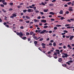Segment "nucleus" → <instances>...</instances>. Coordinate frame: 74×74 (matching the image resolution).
<instances>
[{"instance_id": "f03ea898", "label": "nucleus", "mask_w": 74, "mask_h": 74, "mask_svg": "<svg viewBox=\"0 0 74 74\" xmlns=\"http://www.w3.org/2000/svg\"><path fill=\"white\" fill-rule=\"evenodd\" d=\"M27 11L28 12H33L34 11V10L32 9H28Z\"/></svg>"}, {"instance_id": "f704fd0d", "label": "nucleus", "mask_w": 74, "mask_h": 74, "mask_svg": "<svg viewBox=\"0 0 74 74\" xmlns=\"http://www.w3.org/2000/svg\"><path fill=\"white\" fill-rule=\"evenodd\" d=\"M25 22L26 23H29V22H30V21H25Z\"/></svg>"}, {"instance_id": "a878e982", "label": "nucleus", "mask_w": 74, "mask_h": 74, "mask_svg": "<svg viewBox=\"0 0 74 74\" xmlns=\"http://www.w3.org/2000/svg\"><path fill=\"white\" fill-rule=\"evenodd\" d=\"M70 25V24H66L65 25V27H67V26H69Z\"/></svg>"}, {"instance_id": "13d9d810", "label": "nucleus", "mask_w": 74, "mask_h": 74, "mask_svg": "<svg viewBox=\"0 0 74 74\" xmlns=\"http://www.w3.org/2000/svg\"><path fill=\"white\" fill-rule=\"evenodd\" d=\"M51 53V52L50 51H49V52H48L47 53L48 54H50V53Z\"/></svg>"}, {"instance_id": "603ef678", "label": "nucleus", "mask_w": 74, "mask_h": 74, "mask_svg": "<svg viewBox=\"0 0 74 74\" xmlns=\"http://www.w3.org/2000/svg\"><path fill=\"white\" fill-rule=\"evenodd\" d=\"M56 0H53L52 1V2L53 3V2H56Z\"/></svg>"}, {"instance_id": "6e6d98bb", "label": "nucleus", "mask_w": 74, "mask_h": 74, "mask_svg": "<svg viewBox=\"0 0 74 74\" xmlns=\"http://www.w3.org/2000/svg\"><path fill=\"white\" fill-rule=\"evenodd\" d=\"M35 12H36V13H38V12H39V11H38V10H36L35 11Z\"/></svg>"}, {"instance_id": "b1692460", "label": "nucleus", "mask_w": 74, "mask_h": 74, "mask_svg": "<svg viewBox=\"0 0 74 74\" xmlns=\"http://www.w3.org/2000/svg\"><path fill=\"white\" fill-rule=\"evenodd\" d=\"M41 45L42 46H45V45H46L44 43H42Z\"/></svg>"}, {"instance_id": "3c124183", "label": "nucleus", "mask_w": 74, "mask_h": 74, "mask_svg": "<svg viewBox=\"0 0 74 74\" xmlns=\"http://www.w3.org/2000/svg\"><path fill=\"white\" fill-rule=\"evenodd\" d=\"M3 25H7V23H5V22H4L3 23Z\"/></svg>"}, {"instance_id": "680f3d73", "label": "nucleus", "mask_w": 74, "mask_h": 74, "mask_svg": "<svg viewBox=\"0 0 74 74\" xmlns=\"http://www.w3.org/2000/svg\"><path fill=\"white\" fill-rule=\"evenodd\" d=\"M29 8H33V7H32V6H29Z\"/></svg>"}, {"instance_id": "4468645a", "label": "nucleus", "mask_w": 74, "mask_h": 74, "mask_svg": "<svg viewBox=\"0 0 74 74\" xmlns=\"http://www.w3.org/2000/svg\"><path fill=\"white\" fill-rule=\"evenodd\" d=\"M68 48H69L70 49H72V48L71 47V46H70V45H68Z\"/></svg>"}, {"instance_id": "5701e85b", "label": "nucleus", "mask_w": 74, "mask_h": 74, "mask_svg": "<svg viewBox=\"0 0 74 74\" xmlns=\"http://www.w3.org/2000/svg\"><path fill=\"white\" fill-rule=\"evenodd\" d=\"M48 26H44L43 27V28H44L45 29H47V28H48Z\"/></svg>"}, {"instance_id": "6ab92c4d", "label": "nucleus", "mask_w": 74, "mask_h": 74, "mask_svg": "<svg viewBox=\"0 0 74 74\" xmlns=\"http://www.w3.org/2000/svg\"><path fill=\"white\" fill-rule=\"evenodd\" d=\"M12 15L13 16V17H16V14H12Z\"/></svg>"}, {"instance_id": "ea45409f", "label": "nucleus", "mask_w": 74, "mask_h": 74, "mask_svg": "<svg viewBox=\"0 0 74 74\" xmlns=\"http://www.w3.org/2000/svg\"><path fill=\"white\" fill-rule=\"evenodd\" d=\"M58 28H57V27H54V30H56Z\"/></svg>"}, {"instance_id": "aec40b11", "label": "nucleus", "mask_w": 74, "mask_h": 74, "mask_svg": "<svg viewBox=\"0 0 74 74\" xmlns=\"http://www.w3.org/2000/svg\"><path fill=\"white\" fill-rule=\"evenodd\" d=\"M30 35H32V34H34V32H30Z\"/></svg>"}, {"instance_id": "c85d7f7f", "label": "nucleus", "mask_w": 74, "mask_h": 74, "mask_svg": "<svg viewBox=\"0 0 74 74\" xmlns=\"http://www.w3.org/2000/svg\"><path fill=\"white\" fill-rule=\"evenodd\" d=\"M65 55V56H64ZM63 55L62 56V58H66V56H65V55Z\"/></svg>"}, {"instance_id": "8fccbe9b", "label": "nucleus", "mask_w": 74, "mask_h": 74, "mask_svg": "<svg viewBox=\"0 0 74 74\" xmlns=\"http://www.w3.org/2000/svg\"><path fill=\"white\" fill-rule=\"evenodd\" d=\"M31 39L30 38H28V41H30Z\"/></svg>"}, {"instance_id": "a19ab883", "label": "nucleus", "mask_w": 74, "mask_h": 74, "mask_svg": "<svg viewBox=\"0 0 74 74\" xmlns=\"http://www.w3.org/2000/svg\"><path fill=\"white\" fill-rule=\"evenodd\" d=\"M66 64H68V65H70V64L69 62H66Z\"/></svg>"}, {"instance_id": "412c9836", "label": "nucleus", "mask_w": 74, "mask_h": 74, "mask_svg": "<svg viewBox=\"0 0 74 74\" xmlns=\"http://www.w3.org/2000/svg\"><path fill=\"white\" fill-rule=\"evenodd\" d=\"M22 38L23 40H26V36L22 37Z\"/></svg>"}, {"instance_id": "4c0bfd02", "label": "nucleus", "mask_w": 74, "mask_h": 74, "mask_svg": "<svg viewBox=\"0 0 74 74\" xmlns=\"http://www.w3.org/2000/svg\"><path fill=\"white\" fill-rule=\"evenodd\" d=\"M36 46V47H40V45H39V44H37L36 45V46Z\"/></svg>"}, {"instance_id": "9b49d317", "label": "nucleus", "mask_w": 74, "mask_h": 74, "mask_svg": "<svg viewBox=\"0 0 74 74\" xmlns=\"http://www.w3.org/2000/svg\"><path fill=\"white\" fill-rule=\"evenodd\" d=\"M34 44H35V46H36V45L37 44V43H38V42H37V41H35L34 42Z\"/></svg>"}, {"instance_id": "37998d69", "label": "nucleus", "mask_w": 74, "mask_h": 74, "mask_svg": "<svg viewBox=\"0 0 74 74\" xmlns=\"http://www.w3.org/2000/svg\"><path fill=\"white\" fill-rule=\"evenodd\" d=\"M10 5H13V3H10Z\"/></svg>"}, {"instance_id": "1a4fd4ad", "label": "nucleus", "mask_w": 74, "mask_h": 74, "mask_svg": "<svg viewBox=\"0 0 74 74\" xmlns=\"http://www.w3.org/2000/svg\"><path fill=\"white\" fill-rule=\"evenodd\" d=\"M63 10H61L59 12L60 14H63Z\"/></svg>"}, {"instance_id": "f3484780", "label": "nucleus", "mask_w": 74, "mask_h": 74, "mask_svg": "<svg viewBox=\"0 0 74 74\" xmlns=\"http://www.w3.org/2000/svg\"><path fill=\"white\" fill-rule=\"evenodd\" d=\"M25 18H27V19H30V17H29L27 16H25Z\"/></svg>"}, {"instance_id": "9d476101", "label": "nucleus", "mask_w": 74, "mask_h": 74, "mask_svg": "<svg viewBox=\"0 0 74 74\" xmlns=\"http://www.w3.org/2000/svg\"><path fill=\"white\" fill-rule=\"evenodd\" d=\"M49 14L53 15L55 14V13L53 12H50L49 13Z\"/></svg>"}, {"instance_id": "de8ad7c7", "label": "nucleus", "mask_w": 74, "mask_h": 74, "mask_svg": "<svg viewBox=\"0 0 74 74\" xmlns=\"http://www.w3.org/2000/svg\"><path fill=\"white\" fill-rule=\"evenodd\" d=\"M3 4H4V5H7V3L6 2L3 3Z\"/></svg>"}, {"instance_id": "c9c22d12", "label": "nucleus", "mask_w": 74, "mask_h": 74, "mask_svg": "<svg viewBox=\"0 0 74 74\" xmlns=\"http://www.w3.org/2000/svg\"><path fill=\"white\" fill-rule=\"evenodd\" d=\"M66 14H69V12L68 11H67L66 12H65Z\"/></svg>"}, {"instance_id": "864d4df0", "label": "nucleus", "mask_w": 74, "mask_h": 74, "mask_svg": "<svg viewBox=\"0 0 74 74\" xmlns=\"http://www.w3.org/2000/svg\"><path fill=\"white\" fill-rule=\"evenodd\" d=\"M5 26H6V27H9V26L8 25H5Z\"/></svg>"}, {"instance_id": "052dcab7", "label": "nucleus", "mask_w": 74, "mask_h": 74, "mask_svg": "<svg viewBox=\"0 0 74 74\" xmlns=\"http://www.w3.org/2000/svg\"><path fill=\"white\" fill-rule=\"evenodd\" d=\"M56 52H60V51H59V50H57V49L56 50Z\"/></svg>"}, {"instance_id": "09e8293b", "label": "nucleus", "mask_w": 74, "mask_h": 74, "mask_svg": "<svg viewBox=\"0 0 74 74\" xmlns=\"http://www.w3.org/2000/svg\"><path fill=\"white\" fill-rule=\"evenodd\" d=\"M34 21L35 22H37V20H36V19H34Z\"/></svg>"}, {"instance_id": "dca6fc26", "label": "nucleus", "mask_w": 74, "mask_h": 74, "mask_svg": "<svg viewBox=\"0 0 74 74\" xmlns=\"http://www.w3.org/2000/svg\"><path fill=\"white\" fill-rule=\"evenodd\" d=\"M43 40H44V39L43 38H42L39 39V41H43Z\"/></svg>"}, {"instance_id": "2f4dec72", "label": "nucleus", "mask_w": 74, "mask_h": 74, "mask_svg": "<svg viewBox=\"0 0 74 74\" xmlns=\"http://www.w3.org/2000/svg\"><path fill=\"white\" fill-rule=\"evenodd\" d=\"M30 34L29 32H27L26 34V35H27V36H29Z\"/></svg>"}, {"instance_id": "58836bf2", "label": "nucleus", "mask_w": 74, "mask_h": 74, "mask_svg": "<svg viewBox=\"0 0 74 74\" xmlns=\"http://www.w3.org/2000/svg\"><path fill=\"white\" fill-rule=\"evenodd\" d=\"M64 17H62L60 19L61 20H63V19H64Z\"/></svg>"}, {"instance_id": "4d7b16f0", "label": "nucleus", "mask_w": 74, "mask_h": 74, "mask_svg": "<svg viewBox=\"0 0 74 74\" xmlns=\"http://www.w3.org/2000/svg\"><path fill=\"white\" fill-rule=\"evenodd\" d=\"M49 45H50V46H52V44L51 43H50L49 44Z\"/></svg>"}, {"instance_id": "c03bdc74", "label": "nucleus", "mask_w": 74, "mask_h": 74, "mask_svg": "<svg viewBox=\"0 0 74 74\" xmlns=\"http://www.w3.org/2000/svg\"><path fill=\"white\" fill-rule=\"evenodd\" d=\"M0 5L1 7H4V5L3 4H1Z\"/></svg>"}, {"instance_id": "7c9ffc66", "label": "nucleus", "mask_w": 74, "mask_h": 74, "mask_svg": "<svg viewBox=\"0 0 74 74\" xmlns=\"http://www.w3.org/2000/svg\"><path fill=\"white\" fill-rule=\"evenodd\" d=\"M42 4L43 5H45V4L43 2H42Z\"/></svg>"}, {"instance_id": "e2e57ef3", "label": "nucleus", "mask_w": 74, "mask_h": 74, "mask_svg": "<svg viewBox=\"0 0 74 74\" xmlns=\"http://www.w3.org/2000/svg\"><path fill=\"white\" fill-rule=\"evenodd\" d=\"M51 42H54V41H53V40H51L50 41Z\"/></svg>"}, {"instance_id": "bf43d9fd", "label": "nucleus", "mask_w": 74, "mask_h": 74, "mask_svg": "<svg viewBox=\"0 0 74 74\" xmlns=\"http://www.w3.org/2000/svg\"><path fill=\"white\" fill-rule=\"evenodd\" d=\"M42 23H39V25L40 26H42Z\"/></svg>"}, {"instance_id": "7ed1b4c3", "label": "nucleus", "mask_w": 74, "mask_h": 74, "mask_svg": "<svg viewBox=\"0 0 74 74\" xmlns=\"http://www.w3.org/2000/svg\"><path fill=\"white\" fill-rule=\"evenodd\" d=\"M68 5H71V4L72 6H73L74 5V3H72L71 2H69L67 3Z\"/></svg>"}, {"instance_id": "cd10ccee", "label": "nucleus", "mask_w": 74, "mask_h": 74, "mask_svg": "<svg viewBox=\"0 0 74 74\" xmlns=\"http://www.w3.org/2000/svg\"><path fill=\"white\" fill-rule=\"evenodd\" d=\"M68 62H69V63H73V62L72 60H69Z\"/></svg>"}, {"instance_id": "20e7f679", "label": "nucleus", "mask_w": 74, "mask_h": 74, "mask_svg": "<svg viewBox=\"0 0 74 74\" xmlns=\"http://www.w3.org/2000/svg\"><path fill=\"white\" fill-rule=\"evenodd\" d=\"M58 61L59 62H62V59L61 58H59Z\"/></svg>"}, {"instance_id": "5fc2aeb1", "label": "nucleus", "mask_w": 74, "mask_h": 74, "mask_svg": "<svg viewBox=\"0 0 74 74\" xmlns=\"http://www.w3.org/2000/svg\"><path fill=\"white\" fill-rule=\"evenodd\" d=\"M5 2V0H2L1 2L2 3H4Z\"/></svg>"}, {"instance_id": "338daca9", "label": "nucleus", "mask_w": 74, "mask_h": 74, "mask_svg": "<svg viewBox=\"0 0 74 74\" xmlns=\"http://www.w3.org/2000/svg\"><path fill=\"white\" fill-rule=\"evenodd\" d=\"M11 18H14V16H11L10 17Z\"/></svg>"}, {"instance_id": "bb28decb", "label": "nucleus", "mask_w": 74, "mask_h": 74, "mask_svg": "<svg viewBox=\"0 0 74 74\" xmlns=\"http://www.w3.org/2000/svg\"><path fill=\"white\" fill-rule=\"evenodd\" d=\"M56 26L57 27H60V26H61V25H56Z\"/></svg>"}, {"instance_id": "774afa93", "label": "nucleus", "mask_w": 74, "mask_h": 74, "mask_svg": "<svg viewBox=\"0 0 74 74\" xmlns=\"http://www.w3.org/2000/svg\"><path fill=\"white\" fill-rule=\"evenodd\" d=\"M13 9L12 8H10L9 9V11H12Z\"/></svg>"}, {"instance_id": "a211bd4d", "label": "nucleus", "mask_w": 74, "mask_h": 74, "mask_svg": "<svg viewBox=\"0 0 74 74\" xmlns=\"http://www.w3.org/2000/svg\"><path fill=\"white\" fill-rule=\"evenodd\" d=\"M33 38L34 39H35L36 40H37V37L36 36H34V37H33Z\"/></svg>"}, {"instance_id": "4be33fe9", "label": "nucleus", "mask_w": 74, "mask_h": 74, "mask_svg": "<svg viewBox=\"0 0 74 74\" xmlns=\"http://www.w3.org/2000/svg\"><path fill=\"white\" fill-rule=\"evenodd\" d=\"M53 4H52V3H51L49 4V6L50 7H52V6H53Z\"/></svg>"}, {"instance_id": "473e14b6", "label": "nucleus", "mask_w": 74, "mask_h": 74, "mask_svg": "<svg viewBox=\"0 0 74 74\" xmlns=\"http://www.w3.org/2000/svg\"><path fill=\"white\" fill-rule=\"evenodd\" d=\"M40 13L41 15H43L44 14V13L42 12H40Z\"/></svg>"}, {"instance_id": "0e129e2a", "label": "nucleus", "mask_w": 74, "mask_h": 74, "mask_svg": "<svg viewBox=\"0 0 74 74\" xmlns=\"http://www.w3.org/2000/svg\"><path fill=\"white\" fill-rule=\"evenodd\" d=\"M70 20H71V21H74V18H71L70 19Z\"/></svg>"}, {"instance_id": "393cba45", "label": "nucleus", "mask_w": 74, "mask_h": 74, "mask_svg": "<svg viewBox=\"0 0 74 74\" xmlns=\"http://www.w3.org/2000/svg\"><path fill=\"white\" fill-rule=\"evenodd\" d=\"M56 45V43L55 42H54L53 43V46H54V47H55Z\"/></svg>"}, {"instance_id": "e433bc0d", "label": "nucleus", "mask_w": 74, "mask_h": 74, "mask_svg": "<svg viewBox=\"0 0 74 74\" xmlns=\"http://www.w3.org/2000/svg\"><path fill=\"white\" fill-rule=\"evenodd\" d=\"M64 34H66V33H62V34H61V35H62V36H63V35H64Z\"/></svg>"}, {"instance_id": "423d86ee", "label": "nucleus", "mask_w": 74, "mask_h": 74, "mask_svg": "<svg viewBox=\"0 0 74 74\" xmlns=\"http://www.w3.org/2000/svg\"><path fill=\"white\" fill-rule=\"evenodd\" d=\"M41 22H43V23H46L47 21L46 20H42L41 21Z\"/></svg>"}, {"instance_id": "f8f14e48", "label": "nucleus", "mask_w": 74, "mask_h": 74, "mask_svg": "<svg viewBox=\"0 0 74 74\" xmlns=\"http://www.w3.org/2000/svg\"><path fill=\"white\" fill-rule=\"evenodd\" d=\"M45 30H43L41 32H40V34H43V33H45Z\"/></svg>"}, {"instance_id": "39448f33", "label": "nucleus", "mask_w": 74, "mask_h": 74, "mask_svg": "<svg viewBox=\"0 0 74 74\" xmlns=\"http://www.w3.org/2000/svg\"><path fill=\"white\" fill-rule=\"evenodd\" d=\"M63 55H65V58H67V56H69L67 55L68 54L67 53H62Z\"/></svg>"}, {"instance_id": "6e6552de", "label": "nucleus", "mask_w": 74, "mask_h": 74, "mask_svg": "<svg viewBox=\"0 0 74 74\" xmlns=\"http://www.w3.org/2000/svg\"><path fill=\"white\" fill-rule=\"evenodd\" d=\"M73 28H74V27H70L69 26L66 27L67 29H73Z\"/></svg>"}, {"instance_id": "0eeeda50", "label": "nucleus", "mask_w": 74, "mask_h": 74, "mask_svg": "<svg viewBox=\"0 0 74 74\" xmlns=\"http://www.w3.org/2000/svg\"><path fill=\"white\" fill-rule=\"evenodd\" d=\"M70 38H69V40H72V39L74 37V36H70Z\"/></svg>"}, {"instance_id": "49530a36", "label": "nucleus", "mask_w": 74, "mask_h": 74, "mask_svg": "<svg viewBox=\"0 0 74 74\" xmlns=\"http://www.w3.org/2000/svg\"><path fill=\"white\" fill-rule=\"evenodd\" d=\"M57 53H54V55H55V56H57Z\"/></svg>"}, {"instance_id": "c756f323", "label": "nucleus", "mask_w": 74, "mask_h": 74, "mask_svg": "<svg viewBox=\"0 0 74 74\" xmlns=\"http://www.w3.org/2000/svg\"><path fill=\"white\" fill-rule=\"evenodd\" d=\"M64 33H68V31L66 30H64Z\"/></svg>"}, {"instance_id": "f257e3e1", "label": "nucleus", "mask_w": 74, "mask_h": 74, "mask_svg": "<svg viewBox=\"0 0 74 74\" xmlns=\"http://www.w3.org/2000/svg\"><path fill=\"white\" fill-rule=\"evenodd\" d=\"M16 34L18 35V36H19V37H21V38H22V36H23V33L22 32H17L16 33Z\"/></svg>"}, {"instance_id": "69168bd1", "label": "nucleus", "mask_w": 74, "mask_h": 74, "mask_svg": "<svg viewBox=\"0 0 74 74\" xmlns=\"http://www.w3.org/2000/svg\"><path fill=\"white\" fill-rule=\"evenodd\" d=\"M41 18V17L40 16H39L37 18L39 19H40Z\"/></svg>"}, {"instance_id": "79ce46f5", "label": "nucleus", "mask_w": 74, "mask_h": 74, "mask_svg": "<svg viewBox=\"0 0 74 74\" xmlns=\"http://www.w3.org/2000/svg\"><path fill=\"white\" fill-rule=\"evenodd\" d=\"M38 49L39 50H40V51H42V50L41 49V48H40V47H39L38 48Z\"/></svg>"}, {"instance_id": "ddd939ff", "label": "nucleus", "mask_w": 74, "mask_h": 74, "mask_svg": "<svg viewBox=\"0 0 74 74\" xmlns=\"http://www.w3.org/2000/svg\"><path fill=\"white\" fill-rule=\"evenodd\" d=\"M48 9H44L43 10V11L44 12H48Z\"/></svg>"}, {"instance_id": "2eb2a0df", "label": "nucleus", "mask_w": 74, "mask_h": 74, "mask_svg": "<svg viewBox=\"0 0 74 74\" xmlns=\"http://www.w3.org/2000/svg\"><path fill=\"white\" fill-rule=\"evenodd\" d=\"M62 1H70V0H62Z\"/></svg>"}, {"instance_id": "72a5a7b5", "label": "nucleus", "mask_w": 74, "mask_h": 74, "mask_svg": "<svg viewBox=\"0 0 74 74\" xmlns=\"http://www.w3.org/2000/svg\"><path fill=\"white\" fill-rule=\"evenodd\" d=\"M23 4H24L22 2L21 3H20V5H23Z\"/></svg>"}, {"instance_id": "a18cd8bd", "label": "nucleus", "mask_w": 74, "mask_h": 74, "mask_svg": "<svg viewBox=\"0 0 74 74\" xmlns=\"http://www.w3.org/2000/svg\"><path fill=\"white\" fill-rule=\"evenodd\" d=\"M26 11H27V10H23V12H26Z\"/></svg>"}]
</instances>
